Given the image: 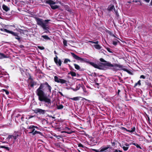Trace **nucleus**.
Returning <instances> with one entry per match:
<instances>
[{
    "label": "nucleus",
    "mask_w": 152,
    "mask_h": 152,
    "mask_svg": "<svg viewBox=\"0 0 152 152\" xmlns=\"http://www.w3.org/2000/svg\"><path fill=\"white\" fill-rule=\"evenodd\" d=\"M45 85L46 86V87L48 89L49 92L50 93L52 88L47 82L41 84L39 88L36 91V93L38 97V99L39 101L44 102L48 104H50V99L47 96L44 91L43 88Z\"/></svg>",
    "instance_id": "nucleus-1"
},
{
    "label": "nucleus",
    "mask_w": 152,
    "mask_h": 152,
    "mask_svg": "<svg viewBox=\"0 0 152 152\" xmlns=\"http://www.w3.org/2000/svg\"><path fill=\"white\" fill-rule=\"evenodd\" d=\"M35 19L37 24L40 26L44 30H45V32H49L48 23L50 20H44L42 19H40L39 18H36Z\"/></svg>",
    "instance_id": "nucleus-2"
},
{
    "label": "nucleus",
    "mask_w": 152,
    "mask_h": 152,
    "mask_svg": "<svg viewBox=\"0 0 152 152\" xmlns=\"http://www.w3.org/2000/svg\"><path fill=\"white\" fill-rule=\"evenodd\" d=\"M99 60L101 62H106V63H102V64L104 66H107L109 67H113V69H116L117 67H120V66L116 64L114 66L113 64H112L106 61L102 58H100Z\"/></svg>",
    "instance_id": "nucleus-3"
},
{
    "label": "nucleus",
    "mask_w": 152,
    "mask_h": 152,
    "mask_svg": "<svg viewBox=\"0 0 152 152\" xmlns=\"http://www.w3.org/2000/svg\"><path fill=\"white\" fill-rule=\"evenodd\" d=\"M46 3L49 4L51 8L53 9H56L58 7V6L57 5H53V4H55L56 3L51 0H48L47 1H46Z\"/></svg>",
    "instance_id": "nucleus-4"
},
{
    "label": "nucleus",
    "mask_w": 152,
    "mask_h": 152,
    "mask_svg": "<svg viewBox=\"0 0 152 152\" xmlns=\"http://www.w3.org/2000/svg\"><path fill=\"white\" fill-rule=\"evenodd\" d=\"M71 54L72 57L75 59L77 60L80 61L81 62H85V59L83 58L79 57L76 55L74 53H71Z\"/></svg>",
    "instance_id": "nucleus-5"
},
{
    "label": "nucleus",
    "mask_w": 152,
    "mask_h": 152,
    "mask_svg": "<svg viewBox=\"0 0 152 152\" xmlns=\"http://www.w3.org/2000/svg\"><path fill=\"white\" fill-rule=\"evenodd\" d=\"M54 81L58 83H60L61 84L65 83L66 81L63 79L58 78L57 76H55L54 77Z\"/></svg>",
    "instance_id": "nucleus-6"
},
{
    "label": "nucleus",
    "mask_w": 152,
    "mask_h": 152,
    "mask_svg": "<svg viewBox=\"0 0 152 152\" xmlns=\"http://www.w3.org/2000/svg\"><path fill=\"white\" fill-rule=\"evenodd\" d=\"M35 128H36L37 129H39V128L37 126H34V125H31L30 126H27V129H31V132H29V134H33L34 133V132L35 129Z\"/></svg>",
    "instance_id": "nucleus-7"
},
{
    "label": "nucleus",
    "mask_w": 152,
    "mask_h": 152,
    "mask_svg": "<svg viewBox=\"0 0 152 152\" xmlns=\"http://www.w3.org/2000/svg\"><path fill=\"white\" fill-rule=\"evenodd\" d=\"M56 57L54 58V61L55 63L58 66H61V61L60 59L58 60V57L56 55Z\"/></svg>",
    "instance_id": "nucleus-8"
},
{
    "label": "nucleus",
    "mask_w": 152,
    "mask_h": 152,
    "mask_svg": "<svg viewBox=\"0 0 152 152\" xmlns=\"http://www.w3.org/2000/svg\"><path fill=\"white\" fill-rule=\"evenodd\" d=\"M46 111L45 110H42L39 108H37L35 109L34 110L35 113H39L40 114L42 115L44 114L45 113Z\"/></svg>",
    "instance_id": "nucleus-9"
},
{
    "label": "nucleus",
    "mask_w": 152,
    "mask_h": 152,
    "mask_svg": "<svg viewBox=\"0 0 152 152\" xmlns=\"http://www.w3.org/2000/svg\"><path fill=\"white\" fill-rule=\"evenodd\" d=\"M107 10L109 11H113L116 14L117 13V11L115 10L114 6L112 4L110 5L108 7Z\"/></svg>",
    "instance_id": "nucleus-10"
},
{
    "label": "nucleus",
    "mask_w": 152,
    "mask_h": 152,
    "mask_svg": "<svg viewBox=\"0 0 152 152\" xmlns=\"http://www.w3.org/2000/svg\"><path fill=\"white\" fill-rule=\"evenodd\" d=\"M17 136H16L9 135L8 137V139L9 141H13V143L15 142V140L17 139Z\"/></svg>",
    "instance_id": "nucleus-11"
},
{
    "label": "nucleus",
    "mask_w": 152,
    "mask_h": 152,
    "mask_svg": "<svg viewBox=\"0 0 152 152\" xmlns=\"http://www.w3.org/2000/svg\"><path fill=\"white\" fill-rule=\"evenodd\" d=\"M110 147V145H107L106 147L104 146L101 147L100 148V152H105Z\"/></svg>",
    "instance_id": "nucleus-12"
},
{
    "label": "nucleus",
    "mask_w": 152,
    "mask_h": 152,
    "mask_svg": "<svg viewBox=\"0 0 152 152\" xmlns=\"http://www.w3.org/2000/svg\"><path fill=\"white\" fill-rule=\"evenodd\" d=\"M17 31L19 32L21 34H27L28 32L27 30H23L20 28L18 29Z\"/></svg>",
    "instance_id": "nucleus-13"
},
{
    "label": "nucleus",
    "mask_w": 152,
    "mask_h": 152,
    "mask_svg": "<svg viewBox=\"0 0 152 152\" xmlns=\"http://www.w3.org/2000/svg\"><path fill=\"white\" fill-rule=\"evenodd\" d=\"M89 63L91 65L94 67L98 69L99 68V66L96 64L92 62H89Z\"/></svg>",
    "instance_id": "nucleus-14"
},
{
    "label": "nucleus",
    "mask_w": 152,
    "mask_h": 152,
    "mask_svg": "<svg viewBox=\"0 0 152 152\" xmlns=\"http://www.w3.org/2000/svg\"><path fill=\"white\" fill-rule=\"evenodd\" d=\"M42 38H43L44 39L46 40H50V38L47 35H42L41 36V39H42Z\"/></svg>",
    "instance_id": "nucleus-15"
},
{
    "label": "nucleus",
    "mask_w": 152,
    "mask_h": 152,
    "mask_svg": "<svg viewBox=\"0 0 152 152\" xmlns=\"http://www.w3.org/2000/svg\"><path fill=\"white\" fill-rule=\"evenodd\" d=\"M8 57L3 53H0V59L7 58Z\"/></svg>",
    "instance_id": "nucleus-16"
},
{
    "label": "nucleus",
    "mask_w": 152,
    "mask_h": 152,
    "mask_svg": "<svg viewBox=\"0 0 152 152\" xmlns=\"http://www.w3.org/2000/svg\"><path fill=\"white\" fill-rule=\"evenodd\" d=\"M2 8L6 12L10 10V8L4 5H3Z\"/></svg>",
    "instance_id": "nucleus-17"
},
{
    "label": "nucleus",
    "mask_w": 152,
    "mask_h": 152,
    "mask_svg": "<svg viewBox=\"0 0 152 152\" xmlns=\"http://www.w3.org/2000/svg\"><path fill=\"white\" fill-rule=\"evenodd\" d=\"M8 33L11 34L13 35L15 37H18V35L17 34L14 32H13L12 31H11L9 30V31Z\"/></svg>",
    "instance_id": "nucleus-18"
},
{
    "label": "nucleus",
    "mask_w": 152,
    "mask_h": 152,
    "mask_svg": "<svg viewBox=\"0 0 152 152\" xmlns=\"http://www.w3.org/2000/svg\"><path fill=\"white\" fill-rule=\"evenodd\" d=\"M96 45H94V47L96 49L98 50H100L101 48V47L99 45L96 44Z\"/></svg>",
    "instance_id": "nucleus-19"
},
{
    "label": "nucleus",
    "mask_w": 152,
    "mask_h": 152,
    "mask_svg": "<svg viewBox=\"0 0 152 152\" xmlns=\"http://www.w3.org/2000/svg\"><path fill=\"white\" fill-rule=\"evenodd\" d=\"M37 134H39L41 135H42V134L40 132L37 131L36 130H35L34 132V133L33 134V135H35Z\"/></svg>",
    "instance_id": "nucleus-20"
},
{
    "label": "nucleus",
    "mask_w": 152,
    "mask_h": 152,
    "mask_svg": "<svg viewBox=\"0 0 152 152\" xmlns=\"http://www.w3.org/2000/svg\"><path fill=\"white\" fill-rule=\"evenodd\" d=\"M132 144L135 145L138 148H139L140 149H142L141 147L137 143H130L129 144L131 145Z\"/></svg>",
    "instance_id": "nucleus-21"
},
{
    "label": "nucleus",
    "mask_w": 152,
    "mask_h": 152,
    "mask_svg": "<svg viewBox=\"0 0 152 152\" xmlns=\"http://www.w3.org/2000/svg\"><path fill=\"white\" fill-rule=\"evenodd\" d=\"M68 74H70L73 77H75L76 76V73L75 72H73L71 71L68 73Z\"/></svg>",
    "instance_id": "nucleus-22"
},
{
    "label": "nucleus",
    "mask_w": 152,
    "mask_h": 152,
    "mask_svg": "<svg viewBox=\"0 0 152 152\" xmlns=\"http://www.w3.org/2000/svg\"><path fill=\"white\" fill-rule=\"evenodd\" d=\"M64 107V106L62 104H60L57 105V108L58 110H60L63 109Z\"/></svg>",
    "instance_id": "nucleus-23"
},
{
    "label": "nucleus",
    "mask_w": 152,
    "mask_h": 152,
    "mask_svg": "<svg viewBox=\"0 0 152 152\" xmlns=\"http://www.w3.org/2000/svg\"><path fill=\"white\" fill-rule=\"evenodd\" d=\"M113 44L115 46L117 45L118 43H119L120 42L118 40H116V41H113Z\"/></svg>",
    "instance_id": "nucleus-24"
},
{
    "label": "nucleus",
    "mask_w": 152,
    "mask_h": 152,
    "mask_svg": "<svg viewBox=\"0 0 152 152\" xmlns=\"http://www.w3.org/2000/svg\"><path fill=\"white\" fill-rule=\"evenodd\" d=\"M74 65L75 66V68L76 69L79 70L80 69V66L76 64H74Z\"/></svg>",
    "instance_id": "nucleus-25"
},
{
    "label": "nucleus",
    "mask_w": 152,
    "mask_h": 152,
    "mask_svg": "<svg viewBox=\"0 0 152 152\" xmlns=\"http://www.w3.org/2000/svg\"><path fill=\"white\" fill-rule=\"evenodd\" d=\"M71 61L70 59L68 58H65L64 60V63L65 64H67L68 62H70Z\"/></svg>",
    "instance_id": "nucleus-26"
},
{
    "label": "nucleus",
    "mask_w": 152,
    "mask_h": 152,
    "mask_svg": "<svg viewBox=\"0 0 152 152\" xmlns=\"http://www.w3.org/2000/svg\"><path fill=\"white\" fill-rule=\"evenodd\" d=\"M2 91L3 92H5L6 94L7 95H8L9 93V92L8 91L5 89H2Z\"/></svg>",
    "instance_id": "nucleus-27"
},
{
    "label": "nucleus",
    "mask_w": 152,
    "mask_h": 152,
    "mask_svg": "<svg viewBox=\"0 0 152 152\" xmlns=\"http://www.w3.org/2000/svg\"><path fill=\"white\" fill-rule=\"evenodd\" d=\"M70 99L74 101H77L79 100V97H75L73 98H70Z\"/></svg>",
    "instance_id": "nucleus-28"
},
{
    "label": "nucleus",
    "mask_w": 152,
    "mask_h": 152,
    "mask_svg": "<svg viewBox=\"0 0 152 152\" xmlns=\"http://www.w3.org/2000/svg\"><path fill=\"white\" fill-rule=\"evenodd\" d=\"M122 148L124 151H126L128 149L129 147H126L125 146L122 145Z\"/></svg>",
    "instance_id": "nucleus-29"
},
{
    "label": "nucleus",
    "mask_w": 152,
    "mask_h": 152,
    "mask_svg": "<svg viewBox=\"0 0 152 152\" xmlns=\"http://www.w3.org/2000/svg\"><path fill=\"white\" fill-rule=\"evenodd\" d=\"M122 129H124L125 130H126V132H132V131L131 130H128L127 129H126V128H124V127H122Z\"/></svg>",
    "instance_id": "nucleus-30"
},
{
    "label": "nucleus",
    "mask_w": 152,
    "mask_h": 152,
    "mask_svg": "<svg viewBox=\"0 0 152 152\" xmlns=\"http://www.w3.org/2000/svg\"><path fill=\"white\" fill-rule=\"evenodd\" d=\"M34 117V116H31L30 115H28L26 117V119L28 120Z\"/></svg>",
    "instance_id": "nucleus-31"
},
{
    "label": "nucleus",
    "mask_w": 152,
    "mask_h": 152,
    "mask_svg": "<svg viewBox=\"0 0 152 152\" xmlns=\"http://www.w3.org/2000/svg\"><path fill=\"white\" fill-rule=\"evenodd\" d=\"M0 30L2 31H4L8 33V32L9 31V30H8L6 29H4V28H1L0 29Z\"/></svg>",
    "instance_id": "nucleus-32"
},
{
    "label": "nucleus",
    "mask_w": 152,
    "mask_h": 152,
    "mask_svg": "<svg viewBox=\"0 0 152 152\" xmlns=\"http://www.w3.org/2000/svg\"><path fill=\"white\" fill-rule=\"evenodd\" d=\"M137 85H139V86L141 85V83H140V80H139L137 83H136L134 85V87L136 86Z\"/></svg>",
    "instance_id": "nucleus-33"
},
{
    "label": "nucleus",
    "mask_w": 152,
    "mask_h": 152,
    "mask_svg": "<svg viewBox=\"0 0 152 152\" xmlns=\"http://www.w3.org/2000/svg\"><path fill=\"white\" fill-rule=\"evenodd\" d=\"M1 148H4V149H6V150H8V151L9 150H10L8 147H6V146H1Z\"/></svg>",
    "instance_id": "nucleus-34"
},
{
    "label": "nucleus",
    "mask_w": 152,
    "mask_h": 152,
    "mask_svg": "<svg viewBox=\"0 0 152 152\" xmlns=\"http://www.w3.org/2000/svg\"><path fill=\"white\" fill-rule=\"evenodd\" d=\"M88 42H91L92 43H94V44H98L99 43V42L98 41H96V42H93L92 41H88Z\"/></svg>",
    "instance_id": "nucleus-35"
},
{
    "label": "nucleus",
    "mask_w": 152,
    "mask_h": 152,
    "mask_svg": "<svg viewBox=\"0 0 152 152\" xmlns=\"http://www.w3.org/2000/svg\"><path fill=\"white\" fill-rule=\"evenodd\" d=\"M67 42L66 40H64L63 42V44H64V45L65 46H67Z\"/></svg>",
    "instance_id": "nucleus-36"
},
{
    "label": "nucleus",
    "mask_w": 152,
    "mask_h": 152,
    "mask_svg": "<svg viewBox=\"0 0 152 152\" xmlns=\"http://www.w3.org/2000/svg\"><path fill=\"white\" fill-rule=\"evenodd\" d=\"M78 147H81L83 148H84V146L81 143H79V144H78Z\"/></svg>",
    "instance_id": "nucleus-37"
},
{
    "label": "nucleus",
    "mask_w": 152,
    "mask_h": 152,
    "mask_svg": "<svg viewBox=\"0 0 152 152\" xmlns=\"http://www.w3.org/2000/svg\"><path fill=\"white\" fill-rule=\"evenodd\" d=\"M38 48L40 50H43L45 49V48L44 47L38 46Z\"/></svg>",
    "instance_id": "nucleus-38"
},
{
    "label": "nucleus",
    "mask_w": 152,
    "mask_h": 152,
    "mask_svg": "<svg viewBox=\"0 0 152 152\" xmlns=\"http://www.w3.org/2000/svg\"><path fill=\"white\" fill-rule=\"evenodd\" d=\"M64 132L67 133L68 134H71L73 132L72 131H69H69H65V132Z\"/></svg>",
    "instance_id": "nucleus-39"
},
{
    "label": "nucleus",
    "mask_w": 152,
    "mask_h": 152,
    "mask_svg": "<svg viewBox=\"0 0 152 152\" xmlns=\"http://www.w3.org/2000/svg\"><path fill=\"white\" fill-rule=\"evenodd\" d=\"M24 115H21V120L23 121H24Z\"/></svg>",
    "instance_id": "nucleus-40"
},
{
    "label": "nucleus",
    "mask_w": 152,
    "mask_h": 152,
    "mask_svg": "<svg viewBox=\"0 0 152 152\" xmlns=\"http://www.w3.org/2000/svg\"><path fill=\"white\" fill-rule=\"evenodd\" d=\"M92 150L96 152H100V151H99V150H96L95 149H93Z\"/></svg>",
    "instance_id": "nucleus-41"
},
{
    "label": "nucleus",
    "mask_w": 152,
    "mask_h": 152,
    "mask_svg": "<svg viewBox=\"0 0 152 152\" xmlns=\"http://www.w3.org/2000/svg\"><path fill=\"white\" fill-rule=\"evenodd\" d=\"M135 127H134L133 128H132L131 129V130L132 131V132H134L135 131Z\"/></svg>",
    "instance_id": "nucleus-42"
},
{
    "label": "nucleus",
    "mask_w": 152,
    "mask_h": 152,
    "mask_svg": "<svg viewBox=\"0 0 152 152\" xmlns=\"http://www.w3.org/2000/svg\"><path fill=\"white\" fill-rule=\"evenodd\" d=\"M107 50L109 52L112 53V52L110 51V49L109 48H107Z\"/></svg>",
    "instance_id": "nucleus-43"
},
{
    "label": "nucleus",
    "mask_w": 152,
    "mask_h": 152,
    "mask_svg": "<svg viewBox=\"0 0 152 152\" xmlns=\"http://www.w3.org/2000/svg\"><path fill=\"white\" fill-rule=\"evenodd\" d=\"M124 145H125L126 146H127V147H129V144L126 143H125Z\"/></svg>",
    "instance_id": "nucleus-44"
},
{
    "label": "nucleus",
    "mask_w": 152,
    "mask_h": 152,
    "mask_svg": "<svg viewBox=\"0 0 152 152\" xmlns=\"http://www.w3.org/2000/svg\"><path fill=\"white\" fill-rule=\"evenodd\" d=\"M140 78H142L143 79H145V76L143 75H141Z\"/></svg>",
    "instance_id": "nucleus-45"
},
{
    "label": "nucleus",
    "mask_w": 152,
    "mask_h": 152,
    "mask_svg": "<svg viewBox=\"0 0 152 152\" xmlns=\"http://www.w3.org/2000/svg\"><path fill=\"white\" fill-rule=\"evenodd\" d=\"M72 89L74 91H77V90H78L79 89V88H75V89H74V88H72Z\"/></svg>",
    "instance_id": "nucleus-46"
},
{
    "label": "nucleus",
    "mask_w": 152,
    "mask_h": 152,
    "mask_svg": "<svg viewBox=\"0 0 152 152\" xmlns=\"http://www.w3.org/2000/svg\"><path fill=\"white\" fill-rule=\"evenodd\" d=\"M15 37L16 39H18V40H20V37L18 36V37Z\"/></svg>",
    "instance_id": "nucleus-47"
},
{
    "label": "nucleus",
    "mask_w": 152,
    "mask_h": 152,
    "mask_svg": "<svg viewBox=\"0 0 152 152\" xmlns=\"http://www.w3.org/2000/svg\"><path fill=\"white\" fill-rule=\"evenodd\" d=\"M111 36H113V37H115V38H118L116 37H115V36L113 34H111Z\"/></svg>",
    "instance_id": "nucleus-48"
},
{
    "label": "nucleus",
    "mask_w": 152,
    "mask_h": 152,
    "mask_svg": "<svg viewBox=\"0 0 152 152\" xmlns=\"http://www.w3.org/2000/svg\"><path fill=\"white\" fill-rule=\"evenodd\" d=\"M58 93L62 96H64V95L61 92L59 91Z\"/></svg>",
    "instance_id": "nucleus-49"
},
{
    "label": "nucleus",
    "mask_w": 152,
    "mask_h": 152,
    "mask_svg": "<svg viewBox=\"0 0 152 152\" xmlns=\"http://www.w3.org/2000/svg\"><path fill=\"white\" fill-rule=\"evenodd\" d=\"M146 2L148 3L149 2L150 0H144Z\"/></svg>",
    "instance_id": "nucleus-50"
},
{
    "label": "nucleus",
    "mask_w": 152,
    "mask_h": 152,
    "mask_svg": "<svg viewBox=\"0 0 152 152\" xmlns=\"http://www.w3.org/2000/svg\"><path fill=\"white\" fill-rule=\"evenodd\" d=\"M121 91L120 90H118V94L119 95V93Z\"/></svg>",
    "instance_id": "nucleus-51"
},
{
    "label": "nucleus",
    "mask_w": 152,
    "mask_h": 152,
    "mask_svg": "<svg viewBox=\"0 0 152 152\" xmlns=\"http://www.w3.org/2000/svg\"><path fill=\"white\" fill-rule=\"evenodd\" d=\"M21 116L20 114H19L18 115H17V117H18L19 116Z\"/></svg>",
    "instance_id": "nucleus-52"
},
{
    "label": "nucleus",
    "mask_w": 152,
    "mask_h": 152,
    "mask_svg": "<svg viewBox=\"0 0 152 152\" xmlns=\"http://www.w3.org/2000/svg\"><path fill=\"white\" fill-rule=\"evenodd\" d=\"M148 85L149 86H151V83H148Z\"/></svg>",
    "instance_id": "nucleus-53"
},
{
    "label": "nucleus",
    "mask_w": 152,
    "mask_h": 152,
    "mask_svg": "<svg viewBox=\"0 0 152 152\" xmlns=\"http://www.w3.org/2000/svg\"><path fill=\"white\" fill-rule=\"evenodd\" d=\"M66 129H68V130H69V129H69V128H68V127H66Z\"/></svg>",
    "instance_id": "nucleus-54"
},
{
    "label": "nucleus",
    "mask_w": 152,
    "mask_h": 152,
    "mask_svg": "<svg viewBox=\"0 0 152 152\" xmlns=\"http://www.w3.org/2000/svg\"><path fill=\"white\" fill-rule=\"evenodd\" d=\"M54 53H55V54H57V53L56 52V51L55 50V51H54Z\"/></svg>",
    "instance_id": "nucleus-55"
},
{
    "label": "nucleus",
    "mask_w": 152,
    "mask_h": 152,
    "mask_svg": "<svg viewBox=\"0 0 152 152\" xmlns=\"http://www.w3.org/2000/svg\"><path fill=\"white\" fill-rule=\"evenodd\" d=\"M85 99V100H87V101H88V102H90V101H89V100H88L86 99Z\"/></svg>",
    "instance_id": "nucleus-56"
},
{
    "label": "nucleus",
    "mask_w": 152,
    "mask_h": 152,
    "mask_svg": "<svg viewBox=\"0 0 152 152\" xmlns=\"http://www.w3.org/2000/svg\"><path fill=\"white\" fill-rule=\"evenodd\" d=\"M118 150H116L115 151V152H118Z\"/></svg>",
    "instance_id": "nucleus-57"
},
{
    "label": "nucleus",
    "mask_w": 152,
    "mask_h": 152,
    "mask_svg": "<svg viewBox=\"0 0 152 152\" xmlns=\"http://www.w3.org/2000/svg\"><path fill=\"white\" fill-rule=\"evenodd\" d=\"M118 151L119 152H122V151H121L120 150H119Z\"/></svg>",
    "instance_id": "nucleus-58"
},
{
    "label": "nucleus",
    "mask_w": 152,
    "mask_h": 152,
    "mask_svg": "<svg viewBox=\"0 0 152 152\" xmlns=\"http://www.w3.org/2000/svg\"><path fill=\"white\" fill-rule=\"evenodd\" d=\"M69 67L70 68V67H71V66H70V65H69Z\"/></svg>",
    "instance_id": "nucleus-59"
},
{
    "label": "nucleus",
    "mask_w": 152,
    "mask_h": 152,
    "mask_svg": "<svg viewBox=\"0 0 152 152\" xmlns=\"http://www.w3.org/2000/svg\"><path fill=\"white\" fill-rule=\"evenodd\" d=\"M116 40H117V39H115V40L114 41H116Z\"/></svg>",
    "instance_id": "nucleus-60"
},
{
    "label": "nucleus",
    "mask_w": 152,
    "mask_h": 152,
    "mask_svg": "<svg viewBox=\"0 0 152 152\" xmlns=\"http://www.w3.org/2000/svg\"><path fill=\"white\" fill-rule=\"evenodd\" d=\"M129 73H131L130 72H129Z\"/></svg>",
    "instance_id": "nucleus-61"
},
{
    "label": "nucleus",
    "mask_w": 152,
    "mask_h": 152,
    "mask_svg": "<svg viewBox=\"0 0 152 152\" xmlns=\"http://www.w3.org/2000/svg\"><path fill=\"white\" fill-rule=\"evenodd\" d=\"M96 84H97V85H98V83H96Z\"/></svg>",
    "instance_id": "nucleus-62"
},
{
    "label": "nucleus",
    "mask_w": 152,
    "mask_h": 152,
    "mask_svg": "<svg viewBox=\"0 0 152 152\" xmlns=\"http://www.w3.org/2000/svg\"><path fill=\"white\" fill-rule=\"evenodd\" d=\"M115 144V143H113V144Z\"/></svg>",
    "instance_id": "nucleus-63"
},
{
    "label": "nucleus",
    "mask_w": 152,
    "mask_h": 152,
    "mask_svg": "<svg viewBox=\"0 0 152 152\" xmlns=\"http://www.w3.org/2000/svg\"><path fill=\"white\" fill-rule=\"evenodd\" d=\"M115 144V143H113V144Z\"/></svg>",
    "instance_id": "nucleus-64"
}]
</instances>
